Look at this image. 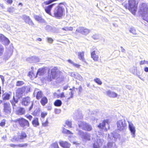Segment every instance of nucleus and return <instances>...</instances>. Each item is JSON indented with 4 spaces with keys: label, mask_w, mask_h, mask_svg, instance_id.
<instances>
[{
    "label": "nucleus",
    "mask_w": 148,
    "mask_h": 148,
    "mask_svg": "<svg viewBox=\"0 0 148 148\" xmlns=\"http://www.w3.org/2000/svg\"><path fill=\"white\" fill-rule=\"evenodd\" d=\"M93 148H99V145H97L95 143L93 144Z\"/></svg>",
    "instance_id": "13d9d810"
},
{
    "label": "nucleus",
    "mask_w": 148,
    "mask_h": 148,
    "mask_svg": "<svg viewBox=\"0 0 148 148\" xmlns=\"http://www.w3.org/2000/svg\"><path fill=\"white\" fill-rule=\"evenodd\" d=\"M84 51L79 52L78 53V56L80 60L85 62L86 60L84 57Z\"/></svg>",
    "instance_id": "4be33fe9"
},
{
    "label": "nucleus",
    "mask_w": 148,
    "mask_h": 148,
    "mask_svg": "<svg viewBox=\"0 0 148 148\" xmlns=\"http://www.w3.org/2000/svg\"><path fill=\"white\" fill-rule=\"evenodd\" d=\"M1 79L2 81H3V82H4V77L3 76H2V77H1Z\"/></svg>",
    "instance_id": "69168bd1"
},
{
    "label": "nucleus",
    "mask_w": 148,
    "mask_h": 148,
    "mask_svg": "<svg viewBox=\"0 0 148 148\" xmlns=\"http://www.w3.org/2000/svg\"><path fill=\"white\" fill-rule=\"evenodd\" d=\"M79 92V93L81 92L82 90V87L81 86H79L78 88Z\"/></svg>",
    "instance_id": "bf43d9fd"
},
{
    "label": "nucleus",
    "mask_w": 148,
    "mask_h": 148,
    "mask_svg": "<svg viewBox=\"0 0 148 148\" xmlns=\"http://www.w3.org/2000/svg\"><path fill=\"white\" fill-rule=\"evenodd\" d=\"M90 135L87 133L84 135H83V138L86 140H90Z\"/></svg>",
    "instance_id": "4c0bfd02"
},
{
    "label": "nucleus",
    "mask_w": 148,
    "mask_h": 148,
    "mask_svg": "<svg viewBox=\"0 0 148 148\" xmlns=\"http://www.w3.org/2000/svg\"><path fill=\"white\" fill-rule=\"evenodd\" d=\"M17 137L19 140H23L26 138L27 135L26 132L24 131H21V133L18 132L17 134Z\"/></svg>",
    "instance_id": "4468645a"
},
{
    "label": "nucleus",
    "mask_w": 148,
    "mask_h": 148,
    "mask_svg": "<svg viewBox=\"0 0 148 148\" xmlns=\"http://www.w3.org/2000/svg\"><path fill=\"white\" fill-rule=\"evenodd\" d=\"M25 113V110L23 107L19 108L16 111V113L18 115H23Z\"/></svg>",
    "instance_id": "412c9836"
},
{
    "label": "nucleus",
    "mask_w": 148,
    "mask_h": 148,
    "mask_svg": "<svg viewBox=\"0 0 148 148\" xmlns=\"http://www.w3.org/2000/svg\"><path fill=\"white\" fill-rule=\"evenodd\" d=\"M42 125L43 126L46 127L48 125V121L47 119L46 121L45 122H42Z\"/></svg>",
    "instance_id": "79ce46f5"
},
{
    "label": "nucleus",
    "mask_w": 148,
    "mask_h": 148,
    "mask_svg": "<svg viewBox=\"0 0 148 148\" xmlns=\"http://www.w3.org/2000/svg\"><path fill=\"white\" fill-rule=\"evenodd\" d=\"M12 111L11 106L9 103L5 102L3 104V111L5 114H10Z\"/></svg>",
    "instance_id": "0eeeda50"
},
{
    "label": "nucleus",
    "mask_w": 148,
    "mask_h": 148,
    "mask_svg": "<svg viewBox=\"0 0 148 148\" xmlns=\"http://www.w3.org/2000/svg\"><path fill=\"white\" fill-rule=\"evenodd\" d=\"M109 123V120L108 119L103 120L102 123H99L98 127L99 128L103 129L105 127L106 123L108 124Z\"/></svg>",
    "instance_id": "a211bd4d"
},
{
    "label": "nucleus",
    "mask_w": 148,
    "mask_h": 148,
    "mask_svg": "<svg viewBox=\"0 0 148 148\" xmlns=\"http://www.w3.org/2000/svg\"><path fill=\"white\" fill-rule=\"evenodd\" d=\"M139 12L143 19L146 20L148 17V8L147 5L145 3L142 4L140 8Z\"/></svg>",
    "instance_id": "20e7f679"
},
{
    "label": "nucleus",
    "mask_w": 148,
    "mask_h": 148,
    "mask_svg": "<svg viewBox=\"0 0 148 148\" xmlns=\"http://www.w3.org/2000/svg\"><path fill=\"white\" fill-rule=\"evenodd\" d=\"M73 143L74 144H77V142H73Z\"/></svg>",
    "instance_id": "774afa93"
},
{
    "label": "nucleus",
    "mask_w": 148,
    "mask_h": 148,
    "mask_svg": "<svg viewBox=\"0 0 148 148\" xmlns=\"http://www.w3.org/2000/svg\"><path fill=\"white\" fill-rule=\"evenodd\" d=\"M107 146L108 147H111L112 146V143L111 142L108 143L107 144Z\"/></svg>",
    "instance_id": "5fc2aeb1"
},
{
    "label": "nucleus",
    "mask_w": 148,
    "mask_h": 148,
    "mask_svg": "<svg viewBox=\"0 0 148 148\" xmlns=\"http://www.w3.org/2000/svg\"><path fill=\"white\" fill-rule=\"evenodd\" d=\"M62 102L60 99L56 100L54 103V105L57 107H60L62 104Z\"/></svg>",
    "instance_id": "c756f323"
},
{
    "label": "nucleus",
    "mask_w": 148,
    "mask_h": 148,
    "mask_svg": "<svg viewBox=\"0 0 148 148\" xmlns=\"http://www.w3.org/2000/svg\"><path fill=\"white\" fill-rule=\"evenodd\" d=\"M47 39L48 42L50 43H51L53 41L52 39L51 38H48Z\"/></svg>",
    "instance_id": "864d4df0"
},
{
    "label": "nucleus",
    "mask_w": 148,
    "mask_h": 148,
    "mask_svg": "<svg viewBox=\"0 0 148 148\" xmlns=\"http://www.w3.org/2000/svg\"><path fill=\"white\" fill-rule=\"evenodd\" d=\"M130 32L133 34H136L135 29L134 28H131L130 29Z\"/></svg>",
    "instance_id": "ea45409f"
},
{
    "label": "nucleus",
    "mask_w": 148,
    "mask_h": 148,
    "mask_svg": "<svg viewBox=\"0 0 148 148\" xmlns=\"http://www.w3.org/2000/svg\"><path fill=\"white\" fill-rule=\"evenodd\" d=\"M87 87H89L90 86V84L89 83H88L87 84Z\"/></svg>",
    "instance_id": "338daca9"
},
{
    "label": "nucleus",
    "mask_w": 148,
    "mask_h": 148,
    "mask_svg": "<svg viewBox=\"0 0 148 148\" xmlns=\"http://www.w3.org/2000/svg\"><path fill=\"white\" fill-rule=\"evenodd\" d=\"M78 89L77 88H76L74 87H73L72 88H71L69 89V90H71V91L70 92L71 93V95L70 97H67V99H70L71 98H72L73 97V94L74 92H75V90H77Z\"/></svg>",
    "instance_id": "393cba45"
},
{
    "label": "nucleus",
    "mask_w": 148,
    "mask_h": 148,
    "mask_svg": "<svg viewBox=\"0 0 148 148\" xmlns=\"http://www.w3.org/2000/svg\"><path fill=\"white\" fill-rule=\"evenodd\" d=\"M37 40L38 41H42V39L40 38H38L37 39Z\"/></svg>",
    "instance_id": "0e129e2a"
},
{
    "label": "nucleus",
    "mask_w": 148,
    "mask_h": 148,
    "mask_svg": "<svg viewBox=\"0 0 148 148\" xmlns=\"http://www.w3.org/2000/svg\"><path fill=\"white\" fill-rule=\"evenodd\" d=\"M48 100L47 98L45 97L42 98L40 102L43 106H44L48 102Z\"/></svg>",
    "instance_id": "a878e982"
},
{
    "label": "nucleus",
    "mask_w": 148,
    "mask_h": 148,
    "mask_svg": "<svg viewBox=\"0 0 148 148\" xmlns=\"http://www.w3.org/2000/svg\"><path fill=\"white\" fill-rule=\"evenodd\" d=\"M68 61L69 63H70L73 64V65L75 67L79 68L80 67V65L79 64H78L76 63H75L72 61L71 60L69 59L68 60Z\"/></svg>",
    "instance_id": "2f4dec72"
},
{
    "label": "nucleus",
    "mask_w": 148,
    "mask_h": 148,
    "mask_svg": "<svg viewBox=\"0 0 148 148\" xmlns=\"http://www.w3.org/2000/svg\"><path fill=\"white\" fill-rule=\"evenodd\" d=\"M7 2L9 4H11L12 3L13 1L12 0H7Z\"/></svg>",
    "instance_id": "052dcab7"
},
{
    "label": "nucleus",
    "mask_w": 148,
    "mask_h": 148,
    "mask_svg": "<svg viewBox=\"0 0 148 148\" xmlns=\"http://www.w3.org/2000/svg\"><path fill=\"white\" fill-rule=\"evenodd\" d=\"M52 146L54 148H58L59 147L58 143H54L52 144Z\"/></svg>",
    "instance_id": "49530a36"
},
{
    "label": "nucleus",
    "mask_w": 148,
    "mask_h": 148,
    "mask_svg": "<svg viewBox=\"0 0 148 148\" xmlns=\"http://www.w3.org/2000/svg\"><path fill=\"white\" fill-rule=\"evenodd\" d=\"M46 67H43L38 69L37 72V75L39 76H41L43 75L46 71Z\"/></svg>",
    "instance_id": "dca6fc26"
},
{
    "label": "nucleus",
    "mask_w": 148,
    "mask_h": 148,
    "mask_svg": "<svg viewBox=\"0 0 148 148\" xmlns=\"http://www.w3.org/2000/svg\"><path fill=\"white\" fill-rule=\"evenodd\" d=\"M47 115V112H42L40 114V120L41 122L43 121L44 118Z\"/></svg>",
    "instance_id": "cd10ccee"
},
{
    "label": "nucleus",
    "mask_w": 148,
    "mask_h": 148,
    "mask_svg": "<svg viewBox=\"0 0 148 148\" xmlns=\"http://www.w3.org/2000/svg\"><path fill=\"white\" fill-rule=\"evenodd\" d=\"M34 18L36 21L40 23H45V21L43 18L40 15H35L34 16Z\"/></svg>",
    "instance_id": "6ab92c4d"
},
{
    "label": "nucleus",
    "mask_w": 148,
    "mask_h": 148,
    "mask_svg": "<svg viewBox=\"0 0 148 148\" xmlns=\"http://www.w3.org/2000/svg\"><path fill=\"white\" fill-rule=\"evenodd\" d=\"M28 75L29 77L31 79L35 78L37 77V73L35 75L34 71H29V72Z\"/></svg>",
    "instance_id": "bb28decb"
},
{
    "label": "nucleus",
    "mask_w": 148,
    "mask_h": 148,
    "mask_svg": "<svg viewBox=\"0 0 148 148\" xmlns=\"http://www.w3.org/2000/svg\"><path fill=\"white\" fill-rule=\"evenodd\" d=\"M62 29L65 31H72L73 28L72 27H66L63 28Z\"/></svg>",
    "instance_id": "72a5a7b5"
},
{
    "label": "nucleus",
    "mask_w": 148,
    "mask_h": 148,
    "mask_svg": "<svg viewBox=\"0 0 148 148\" xmlns=\"http://www.w3.org/2000/svg\"><path fill=\"white\" fill-rule=\"evenodd\" d=\"M112 92L110 90H109L106 92V93L107 95L110 97Z\"/></svg>",
    "instance_id": "8fccbe9b"
},
{
    "label": "nucleus",
    "mask_w": 148,
    "mask_h": 148,
    "mask_svg": "<svg viewBox=\"0 0 148 148\" xmlns=\"http://www.w3.org/2000/svg\"><path fill=\"white\" fill-rule=\"evenodd\" d=\"M62 132L64 134L66 135H72L73 133L69 130H66L64 128H63Z\"/></svg>",
    "instance_id": "c85d7f7f"
},
{
    "label": "nucleus",
    "mask_w": 148,
    "mask_h": 148,
    "mask_svg": "<svg viewBox=\"0 0 148 148\" xmlns=\"http://www.w3.org/2000/svg\"><path fill=\"white\" fill-rule=\"evenodd\" d=\"M66 97L65 96L64 94V93L63 92H62L61 94H60L59 95H57V98H62L63 97Z\"/></svg>",
    "instance_id": "a19ab883"
},
{
    "label": "nucleus",
    "mask_w": 148,
    "mask_h": 148,
    "mask_svg": "<svg viewBox=\"0 0 148 148\" xmlns=\"http://www.w3.org/2000/svg\"><path fill=\"white\" fill-rule=\"evenodd\" d=\"M59 143L60 145L64 148H69L71 145L66 141H60Z\"/></svg>",
    "instance_id": "2eb2a0df"
},
{
    "label": "nucleus",
    "mask_w": 148,
    "mask_h": 148,
    "mask_svg": "<svg viewBox=\"0 0 148 148\" xmlns=\"http://www.w3.org/2000/svg\"><path fill=\"white\" fill-rule=\"evenodd\" d=\"M65 124L70 128L72 127V123L71 122L69 121H67L65 123Z\"/></svg>",
    "instance_id": "37998d69"
},
{
    "label": "nucleus",
    "mask_w": 148,
    "mask_h": 148,
    "mask_svg": "<svg viewBox=\"0 0 148 148\" xmlns=\"http://www.w3.org/2000/svg\"><path fill=\"white\" fill-rule=\"evenodd\" d=\"M31 98L29 96H27L23 97L22 99L21 102V104L25 106H28L30 103Z\"/></svg>",
    "instance_id": "9b49d317"
},
{
    "label": "nucleus",
    "mask_w": 148,
    "mask_h": 148,
    "mask_svg": "<svg viewBox=\"0 0 148 148\" xmlns=\"http://www.w3.org/2000/svg\"><path fill=\"white\" fill-rule=\"evenodd\" d=\"M2 99L3 100H8L9 99L10 95L8 93H5L3 95Z\"/></svg>",
    "instance_id": "473e14b6"
},
{
    "label": "nucleus",
    "mask_w": 148,
    "mask_h": 148,
    "mask_svg": "<svg viewBox=\"0 0 148 148\" xmlns=\"http://www.w3.org/2000/svg\"><path fill=\"white\" fill-rule=\"evenodd\" d=\"M13 101H11L10 102L12 105V107H13L14 106H15V103H17L18 101L15 99L14 97H13Z\"/></svg>",
    "instance_id": "e433bc0d"
},
{
    "label": "nucleus",
    "mask_w": 148,
    "mask_h": 148,
    "mask_svg": "<svg viewBox=\"0 0 148 148\" xmlns=\"http://www.w3.org/2000/svg\"><path fill=\"white\" fill-rule=\"evenodd\" d=\"M144 71L146 72H148V67H145L144 68Z\"/></svg>",
    "instance_id": "e2e57ef3"
},
{
    "label": "nucleus",
    "mask_w": 148,
    "mask_h": 148,
    "mask_svg": "<svg viewBox=\"0 0 148 148\" xmlns=\"http://www.w3.org/2000/svg\"><path fill=\"white\" fill-rule=\"evenodd\" d=\"M117 125L118 129L121 131L125 129L126 126V124L122 120H120L118 121Z\"/></svg>",
    "instance_id": "9d476101"
},
{
    "label": "nucleus",
    "mask_w": 148,
    "mask_h": 148,
    "mask_svg": "<svg viewBox=\"0 0 148 148\" xmlns=\"http://www.w3.org/2000/svg\"><path fill=\"white\" fill-rule=\"evenodd\" d=\"M33 104H34V103L33 102L32 103V104L31 105V106H30V107H29V108L28 109V110L29 111H31L33 109Z\"/></svg>",
    "instance_id": "4d7b16f0"
},
{
    "label": "nucleus",
    "mask_w": 148,
    "mask_h": 148,
    "mask_svg": "<svg viewBox=\"0 0 148 148\" xmlns=\"http://www.w3.org/2000/svg\"><path fill=\"white\" fill-rule=\"evenodd\" d=\"M25 117L29 119L30 121H31L32 119V116L30 115H26L25 116Z\"/></svg>",
    "instance_id": "de8ad7c7"
},
{
    "label": "nucleus",
    "mask_w": 148,
    "mask_h": 148,
    "mask_svg": "<svg viewBox=\"0 0 148 148\" xmlns=\"http://www.w3.org/2000/svg\"><path fill=\"white\" fill-rule=\"evenodd\" d=\"M32 125L34 127H37L40 125V123L38 121V119L37 117L34 118L32 121Z\"/></svg>",
    "instance_id": "aec40b11"
},
{
    "label": "nucleus",
    "mask_w": 148,
    "mask_h": 148,
    "mask_svg": "<svg viewBox=\"0 0 148 148\" xmlns=\"http://www.w3.org/2000/svg\"><path fill=\"white\" fill-rule=\"evenodd\" d=\"M65 15L64 8L60 6H58L53 11V13L52 16L56 18L60 19Z\"/></svg>",
    "instance_id": "7ed1b4c3"
},
{
    "label": "nucleus",
    "mask_w": 148,
    "mask_h": 148,
    "mask_svg": "<svg viewBox=\"0 0 148 148\" xmlns=\"http://www.w3.org/2000/svg\"><path fill=\"white\" fill-rule=\"evenodd\" d=\"M94 81L97 84H98L101 85L102 83L100 79L96 78L94 79Z\"/></svg>",
    "instance_id": "c9c22d12"
},
{
    "label": "nucleus",
    "mask_w": 148,
    "mask_h": 148,
    "mask_svg": "<svg viewBox=\"0 0 148 148\" xmlns=\"http://www.w3.org/2000/svg\"><path fill=\"white\" fill-rule=\"evenodd\" d=\"M4 51V48L2 47H0V56L2 55Z\"/></svg>",
    "instance_id": "603ef678"
},
{
    "label": "nucleus",
    "mask_w": 148,
    "mask_h": 148,
    "mask_svg": "<svg viewBox=\"0 0 148 148\" xmlns=\"http://www.w3.org/2000/svg\"><path fill=\"white\" fill-rule=\"evenodd\" d=\"M13 122L16 124L18 123L20 127L23 128L29 127L30 126L29 121L23 117L18 118L14 120Z\"/></svg>",
    "instance_id": "f03ea898"
},
{
    "label": "nucleus",
    "mask_w": 148,
    "mask_h": 148,
    "mask_svg": "<svg viewBox=\"0 0 148 148\" xmlns=\"http://www.w3.org/2000/svg\"><path fill=\"white\" fill-rule=\"evenodd\" d=\"M26 89V87L25 86L18 88L16 90V95L21 97L22 94L25 92Z\"/></svg>",
    "instance_id": "ddd939ff"
},
{
    "label": "nucleus",
    "mask_w": 148,
    "mask_h": 148,
    "mask_svg": "<svg viewBox=\"0 0 148 148\" xmlns=\"http://www.w3.org/2000/svg\"><path fill=\"white\" fill-rule=\"evenodd\" d=\"M118 96L117 93L114 92H112L111 95L110 96V97L111 98H115L116 97Z\"/></svg>",
    "instance_id": "c03bdc74"
},
{
    "label": "nucleus",
    "mask_w": 148,
    "mask_h": 148,
    "mask_svg": "<svg viewBox=\"0 0 148 148\" xmlns=\"http://www.w3.org/2000/svg\"><path fill=\"white\" fill-rule=\"evenodd\" d=\"M5 119H3L2 121L0 123V126L3 127L5 126Z\"/></svg>",
    "instance_id": "a18cd8bd"
},
{
    "label": "nucleus",
    "mask_w": 148,
    "mask_h": 148,
    "mask_svg": "<svg viewBox=\"0 0 148 148\" xmlns=\"http://www.w3.org/2000/svg\"><path fill=\"white\" fill-rule=\"evenodd\" d=\"M61 73V71H58L57 67H54L51 69L50 74L48 75V79L50 81L55 79L57 77L58 73Z\"/></svg>",
    "instance_id": "39448f33"
},
{
    "label": "nucleus",
    "mask_w": 148,
    "mask_h": 148,
    "mask_svg": "<svg viewBox=\"0 0 148 148\" xmlns=\"http://www.w3.org/2000/svg\"><path fill=\"white\" fill-rule=\"evenodd\" d=\"M68 88V85H66L65 86L63 87V90H66Z\"/></svg>",
    "instance_id": "680f3d73"
},
{
    "label": "nucleus",
    "mask_w": 148,
    "mask_h": 148,
    "mask_svg": "<svg viewBox=\"0 0 148 148\" xmlns=\"http://www.w3.org/2000/svg\"><path fill=\"white\" fill-rule=\"evenodd\" d=\"M90 32L89 29L82 27H79L76 30V33H80L84 35L88 34Z\"/></svg>",
    "instance_id": "6e6552de"
},
{
    "label": "nucleus",
    "mask_w": 148,
    "mask_h": 148,
    "mask_svg": "<svg viewBox=\"0 0 148 148\" xmlns=\"http://www.w3.org/2000/svg\"><path fill=\"white\" fill-rule=\"evenodd\" d=\"M129 128L130 130L132 133V135L134 136H135L136 130L135 127L134 126L133 124H129Z\"/></svg>",
    "instance_id": "5701e85b"
},
{
    "label": "nucleus",
    "mask_w": 148,
    "mask_h": 148,
    "mask_svg": "<svg viewBox=\"0 0 148 148\" xmlns=\"http://www.w3.org/2000/svg\"><path fill=\"white\" fill-rule=\"evenodd\" d=\"M9 146L10 147L14 148L16 147H18L17 145H15V144H11L9 145Z\"/></svg>",
    "instance_id": "6e6d98bb"
},
{
    "label": "nucleus",
    "mask_w": 148,
    "mask_h": 148,
    "mask_svg": "<svg viewBox=\"0 0 148 148\" xmlns=\"http://www.w3.org/2000/svg\"><path fill=\"white\" fill-rule=\"evenodd\" d=\"M42 93L41 91H39L38 92L36 95V99L38 100H39L42 98Z\"/></svg>",
    "instance_id": "7c9ffc66"
},
{
    "label": "nucleus",
    "mask_w": 148,
    "mask_h": 148,
    "mask_svg": "<svg viewBox=\"0 0 148 148\" xmlns=\"http://www.w3.org/2000/svg\"><path fill=\"white\" fill-rule=\"evenodd\" d=\"M78 126L79 128L86 131L89 132L92 130L91 126L85 122H80L78 124Z\"/></svg>",
    "instance_id": "423d86ee"
},
{
    "label": "nucleus",
    "mask_w": 148,
    "mask_h": 148,
    "mask_svg": "<svg viewBox=\"0 0 148 148\" xmlns=\"http://www.w3.org/2000/svg\"><path fill=\"white\" fill-rule=\"evenodd\" d=\"M97 49L96 48L93 49L92 51L90 53L91 57L92 59L95 61H98L99 59V56L96 55Z\"/></svg>",
    "instance_id": "1a4fd4ad"
},
{
    "label": "nucleus",
    "mask_w": 148,
    "mask_h": 148,
    "mask_svg": "<svg viewBox=\"0 0 148 148\" xmlns=\"http://www.w3.org/2000/svg\"><path fill=\"white\" fill-rule=\"evenodd\" d=\"M148 61H146L145 60H144L143 61H140L139 63L140 64V65H143L145 64H147V62Z\"/></svg>",
    "instance_id": "3c124183"
},
{
    "label": "nucleus",
    "mask_w": 148,
    "mask_h": 148,
    "mask_svg": "<svg viewBox=\"0 0 148 148\" xmlns=\"http://www.w3.org/2000/svg\"><path fill=\"white\" fill-rule=\"evenodd\" d=\"M56 3L52 4L46 7L45 8V11L46 12L50 15L52 16V15L51 14V11L53 6Z\"/></svg>",
    "instance_id": "f3484780"
},
{
    "label": "nucleus",
    "mask_w": 148,
    "mask_h": 148,
    "mask_svg": "<svg viewBox=\"0 0 148 148\" xmlns=\"http://www.w3.org/2000/svg\"><path fill=\"white\" fill-rule=\"evenodd\" d=\"M112 92L110 90H109L106 92V93L107 95L110 97Z\"/></svg>",
    "instance_id": "09e8293b"
},
{
    "label": "nucleus",
    "mask_w": 148,
    "mask_h": 148,
    "mask_svg": "<svg viewBox=\"0 0 148 148\" xmlns=\"http://www.w3.org/2000/svg\"><path fill=\"white\" fill-rule=\"evenodd\" d=\"M138 2L136 0H128V3L124 5L126 9H128L133 15L136 14L137 11Z\"/></svg>",
    "instance_id": "f257e3e1"
},
{
    "label": "nucleus",
    "mask_w": 148,
    "mask_h": 148,
    "mask_svg": "<svg viewBox=\"0 0 148 148\" xmlns=\"http://www.w3.org/2000/svg\"><path fill=\"white\" fill-rule=\"evenodd\" d=\"M18 147H19L25 148L27 147L28 146V144L27 143L23 144H20L17 145Z\"/></svg>",
    "instance_id": "58836bf2"
},
{
    "label": "nucleus",
    "mask_w": 148,
    "mask_h": 148,
    "mask_svg": "<svg viewBox=\"0 0 148 148\" xmlns=\"http://www.w3.org/2000/svg\"><path fill=\"white\" fill-rule=\"evenodd\" d=\"M24 82L22 81H17L16 83V86H20L23 85Z\"/></svg>",
    "instance_id": "f704fd0d"
},
{
    "label": "nucleus",
    "mask_w": 148,
    "mask_h": 148,
    "mask_svg": "<svg viewBox=\"0 0 148 148\" xmlns=\"http://www.w3.org/2000/svg\"><path fill=\"white\" fill-rule=\"evenodd\" d=\"M71 75L73 77L75 78L78 79L79 80H82V77L78 74H75L74 73H71Z\"/></svg>",
    "instance_id": "b1692460"
},
{
    "label": "nucleus",
    "mask_w": 148,
    "mask_h": 148,
    "mask_svg": "<svg viewBox=\"0 0 148 148\" xmlns=\"http://www.w3.org/2000/svg\"><path fill=\"white\" fill-rule=\"evenodd\" d=\"M22 16L23 19L26 23L32 25H34V23L29 16L23 15Z\"/></svg>",
    "instance_id": "f8f14e48"
}]
</instances>
